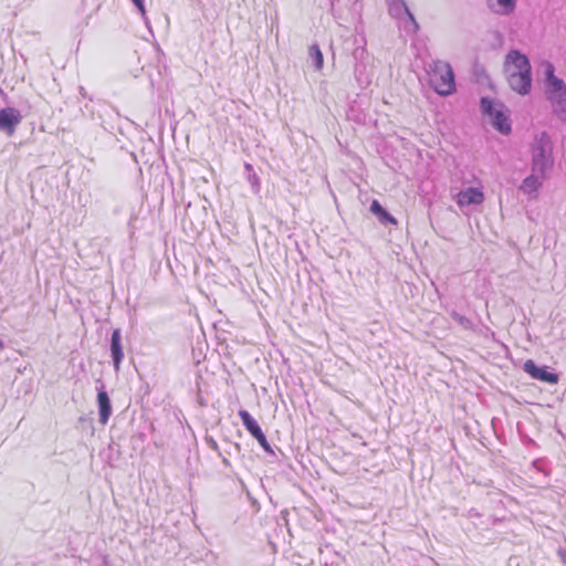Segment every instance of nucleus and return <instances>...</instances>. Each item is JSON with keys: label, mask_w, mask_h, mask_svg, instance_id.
Listing matches in <instances>:
<instances>
[{"label": "nucleus", "mask_w": 566, "mask_h": 566, "mask_svg": "<svg viewBox=\"0 0 566 566\" xmlns=\"http://www.w3.org/2000/svg\"><path fill=\"white\" fill-rule=\"evenodd\" d=\"M532 171L546 179L554 166L553 142L546 132L537 135L531 146Z\"/></svg>", "instance_id": "2"}, {"label": "nucleus", "mask_w": 566, "mask_h": 566, "mask_svg": "<svg viewBox=\"0 0 566 566\" xmlns=\"http://www.w3.org/2000/svg\"><path fill=\"white\" fill-rule=\"evenodd\" d=\"M227 458H231L233 454H240L241 447L239 443L229 444V449L222 451Z\"/></svg>", "instance_id": "23"}, {"label": "nucleus", "mask_w": 566, "mask_h": 566, "mask_svg": "<svg viewBox=\"0 0 566 566\" xmlns=\"http://www.w3.org/2000/svg\"><path fill=\"white\" fill-rule=\"evenodd\" d=\"M410 12L403 0H391L389 1V13L391 17L400 19L403 14Z\"/></svg>", "instance_id": "16"}, {"label": "nucleus", "mask_w": 566, "mask_h": 566, "mask_svg": "<svg viewBox=\"0 0 566 566\" xmlns=\"http://www.w3.org/2000/svg\"><path fill=\"white\" fill-rule=\"evenodd\" d=\"M132 2L136 6V8L138 9V11L140 12L145 23L148 25V18L146 15V9H145V4H144V0H132Z\"/></svg>", "instance_id": "24"}, {"label": "nucleus", "mask_w": 566, "mask_h": 566, "mask_svg": "<svg viewBox=\"0 0 566 566\" xmlns=\"http://www.w3.org/2000/svg\"><path fill=\"white\" fill-rule=\"evenodd\" d=\"M109 349L114 368L118 370L124 358L122 332L119 328L114 329L112 333Z\"/></svg>", "instance_id": "11"}, {"label": "nucleus", "mask_w": 566, "mask_h": 566, "mask_svg": "<svg viewBox=\"0 0 566 566\" xmlns=\"http://www.w3.org/2000/svg\"><path fill=\"white\" fill-rule=\"evenodd\" d=\"M205 442L207 443V446L212 449L213 451H216L218 453V455L222 459V463L226 465V467H230V461L229 459L223 454V452L220 450L217 441L210 437V436H206L205 437Z\"/></svg>", "instance_id": "20"}, {"label": "nucleus", "mask_w": 566, "mask_h": 566, "mask_svg": "<svg viewBox=\"0 0 566 566\" xmlns=\"http://www.w3.org/2000/svg\"><path fill=\"white\" fill-rule=\"evenodd\" d=\"M480 106L483 115L488 116L492 126L503 135L511 133V124L509 117L504 113V104L496 103L490 97H482Z\"/></svg>", "instance_id": "4"}, {"label": "nucleus", "mask_w": 566, "mask_h": 566, "mask_svg": "<svg viewBox=\"0 0 566 566\" xmlns=\"http://www.w3.org/2000/svg\"><path fill=\"white\" fill-rule=\"evenodd\" d=\"M244 168L247 171V179L250 182L253 192L258 193L260 191V179L256 172L253 170L252 165L248 163L244 164Z\"/></svg>", "instance_id": "17"}, {"label": "nucleus", "mask_w": 566, "mask_h": 566, "mask_svg": "<svg viewBox=\"0 0 566 566\" xmlns=\"http://www.w3.org/2000/svg\"><path fill=\"white\" fill-rule=\"evenodd\" d=\"M354 75L360 88H366L371 83V78L367 72V65L365 63H355Z\"/></svg>", "instance_id": "15"}, {"label": "nucleus", "mask_w": 566, "mask_h": 566, "mask_svg": "<svg viewBox=\"0 0 566 566\" xmlns=\"http://www.w3.org/2000/svg\"><path fill=\"white\" fill-rule=\"evenodd\" d=\"M506 72L509 85L514 92L521 95L530 93L532 87V73L511 72V69H506Z\"/></svg>", "instance_id": "8"}, {"label": "nucleus", "mask_w": 566, "mask_h": 566, "mask_svg": "<svg viewBox=\"0 0 566 566\" xmlns=\"http://www.w3.org/2000/svg\"><path fill=\"white\" fill-rule=\"evenodd\" d=\"M483 199V192L472 187L461 190L458 195V203L460 206L479 205Z\"/></svg>", "instance_id": "12"}, {"label": "nucleus", "mask_w": 566, "mask_h": 566, "mask_svg": "<svg viewBox=\"0 0 566 566\" xmlns=\"http://www.w3.org/2000/svg\"><path fill=\"white\" fill-rule=\"evenodd\" d=\"M97 384H99V386L96 387L99 422L106 424L112 415V405L104 382L98 379Z\"/></svg>", "instance_id": "9"}, {"label": "nucleus", "mask_w": 566, "mask_h": 566, "mask_svg": "<svg viewBox=\"0 0 566 566\" xmlns=\"http://www.w3.org/2000/svg\"><path fill=\"white\" fill-rule=\"evenodd\" d=\"M543 180L539 174L532 171V174L522 181L520 190L527 195L536 193L542 187Z\"/></svg>", "instance_id": "14"}, {"label": "nucleus", "mask_w": 566, "mask_h": 566, "mask_svg": "<svg viewBox=\"0 0 566 566\" xmlns=\"http://www.w3.org/2000/svg\"><path fill=\"white\" fill-rule=\"evenodd\" d=\"M546 98L549 101L553 113L566 123V83L555 75V67L552 63L546 64Z\"/></svg>", "instance_id": "1"}, {"label": "nucleus", "mask_w": 566, "mask_h": 566, "mask_svg": "<svg viewBox=\"0 0 566 566\" xmlns=\"http://www.w3.org/2000/svg\"><path fill=\"white\" fill-rule=\"evenodd\" d=\"M523 370L528 374L533 379H537L551 385L558 382V375L548 371L547 367H539L533 359H527L523 365Z\"/></svg>", "instance_id": "7"}, {"label": "nucleus", "mask_w": 566, "mask_h": 566, "mask_svg": "<svg viewBox=\"0 0 566 566\" xmlns=\"http://www.w3.org/2000/svg\"><path fill=\"white\" fill-rule=\"evenodd\" d=\"M369 210L381 224H397V220L379 203L378 200H373Z\"/></svg>", "instance_id": "13"}, {"label": "nucleus", "mask_w": 566, "mask_h": 566, "mask_svg": "<svg viewBox=\"0 0 566 566\" xmlns=\"http://www.w3.org/2000/svg\"><path fill=\"white\" fill-rule=\"evenodd\" d=\"M4 348V344L3 342L0 339V349H3Z\"/></svg>", "instance_id": "27"}, {"label": "nucleus", "mask_w": 566, "mask_h": 566, "mask_svg": "<svg viewBox=\"0 0 566 566\" xmlns=\"http://www.w3.org/2000/svg\"><path fill=\"white\" fill-rule=\"evenodd\" d=\"M427 73L430 86L442 96L455 91V81L452 67L443 61H432L428 64Z\"/></svg>", "instance_id": "3"}, {"label": "nucleus", "mask_w": 566, "mask_h": 566, "mask_svg": "<svg viewBox=\"0 0 566 566\" xmlns=\"http://www.w3.org/2000/svg\"><path fill=\"white\" fill-rule=\"evenodd\" d=\"M500 10L496 12L503 15H510L516 8V0H496Z\"/></svg>", "instance_id": "19"}, {"label": "nucleus", "mask_w": 566, "mask_h": 566, "mask_svg": "<svg viewBox=\"0 0 566 566\" xmlns=\"http://www.w3.org/2000/svg\"><path fill=\"white\" fill-rule=\"evenodd\" d=\"M353 57L356 61V63H365L364 60L367 57V51L365 49V45H357L353 50Z\"/></svg>", "instance_id": "22"}, {"label": "nucleus", "mask_w": 566, "mask_h": 566, "mask_svg": "<svg viewBox=\"0 0 566 566\" xmlns=\"http://www.w3.org/2000/svg\"><path fill=\"white\" fill-rule=\"evenodd\" d=\"M310 57L313 61L315 70H321L323 67V53L317 44H313L310 46Z\"/></svg>", "instance_id": "18"}, {"label": "nucleus", "mask_w": 566, "mask_h": 566, "mask_svg": "<svg viewBox=\"0 0 566 566\" xmlns=\"http://www.w3.org/2000/svg\"><path fill=\"white\" fill-rule=\"evenodd\" d=\"M80 94L83 96V97H86V92L84 90L83 86H80Z\"/></svg>", "instance_id": "26"}, {"label": "nucleus", "mask_w": 566, "mask_h": 566, "mask_svg": "<svg viewBox=\"0 0 566 566\" xmlns=\"http://www.w3.org/2000/svg\"><path fill=\"white\" fill-rule=\"evenodd\" d=\"M22 115L14 107H6L0 109V130L8 136H12L17 126L21 123Z\"/></svg>", "instance_id": "6"}, {"label": "nucleus", "mask_w": 566, "mask_h": 566, "mask_svg": "<svg viewBox=\"0 0 566 566\" xmlns=\"http://www.w3.org/2000/svg\"><path fill=\"white\" fill-rule=\"evenodd\" d=\"M506 62L511 63L506 69H511V72L531 73V63L526 55L522 54L517 50H512L506 55Z\"/></svg>", "instance_id": "10"}, {"label": "nucleus", "mask_w": 566, "mask_h": 566, "mask_svg": "<svg viewBox=\"0 0 566 566\" xmlns=\"http://www.w3.org/2000/svg\"><path fill=\"white\" fill-rule=\"evenodd\" d=\"M451 317L453 318L454 322H457L463 328H465V329H472L473 328L472 322L468 317H465L464 315L453 311L451 313Z\"/></svg>", "instance_id": "21"}, {"label": "nucleus", "mask_w": 566, "mask_h": 566, "mask_svg": "<svg viewBox=\"0 0 566 566\" xmlns=\"http://www.w3.org/2000/svg\"><path fill=\"white\" fill-rule=\"evenodd\" d=\"M407 17H408L409 22H410V24H411V27H412V32H413V33H417V32H418V30H419V24H418V22L416 21V19H415V17H413V14H412L411 12H408Z\"/></svg>", "instance_id": "25"}, {"label": "nucleus", "mask_w": 566, "mask_h": 566, "mask_svg": "<svg viewBox=\"0 0 566 566\" xmlns=\"http://www.w3.org/2000/svg\"><path fill=\"white\" fill-rule=\"evenodd\" d=\"M238 415L242 420V423L245 427V429L251 433L252 437H254L258 440L263 450L270 454H274L270 443L266 440L265 434L263 433L256 420L247 410L243 409L239 410Z\"/></svg>", "instance_id": "5"}]
</instances>
